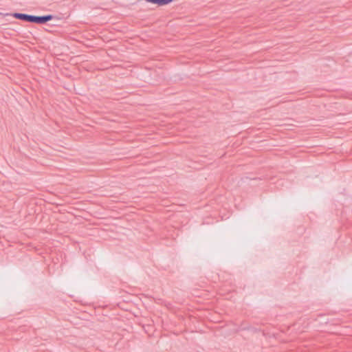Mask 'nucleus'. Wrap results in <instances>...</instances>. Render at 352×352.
Returning <instances> with one entry per match:
<instances>
[{"label":"nucleus","mask_w":352,"mask_h":352,"mask_svg":"<svg viewBox=\"0 0 352 352\" xmlns=\"http://www.w3.org/2000/svg\"><path fill=\"white\" fill-rule=\"evenodd\" d=\"M13 16L17 19L38 24H43L53 19V16L51 14L38 16L22 13H14L13 14Z\"/></svg>","instance_id":"f257e3e1"},{"label":"nucleus","mask_w":352,"mask_h":352,"mask_svg":"<svg viewBox=\"0 0 352 352\" xmlns=\"http://www.w3.org/2000/svg\"><path fill=\"white\" fill-rule=\"evenodd\" d=\"M147 2L152 3L154 4H157L158 6H164L166 5L174 0H145Z\"/></svg>","instance_id":"f03ea898"}]
</instances>
